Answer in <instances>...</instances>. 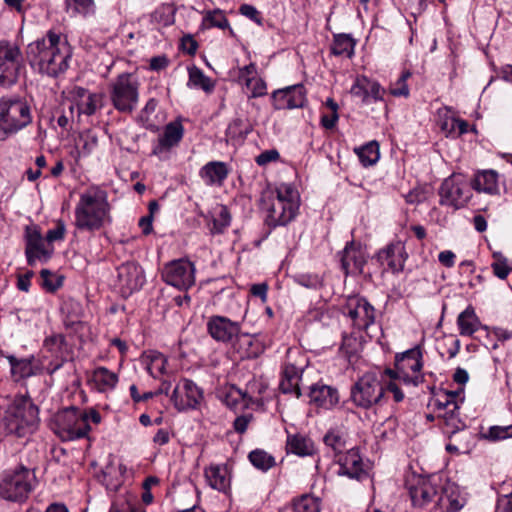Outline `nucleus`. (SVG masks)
Returning a JSON list of instances; mask_svg holds the SVG:
<instances>
[{
    "label": "nucleus",
    "instance_id": "4be33fe9",
    "mask_svg": "<svg viewBox=\"0 0 512 512\" xmlns=\"http://www.w3.org/2000/svg\"><path fill=\"white\" fill-rule=\"evenodd\" d=\"M298 206L286 205L281 199H273L270 207L268 208L267 223L270 226L276 227L286 225L295 216L298 211Z\"/></svg>",
    "mask_w": 512,
    "mask_h": 512
},
{
    "label": "nucleus",
    "instance_id": "603ef678",
    "mask_svg": "<svg viewBox=\"0 0 512 512\" xmlns=\"http://www.w3.org/2000/svg\"><path fill=\"white\" fill-rule=\"evenodd\" d=\"M189 83L195 87L202 88L204 91H210L213 87L210 79L198 68H193L189 71Z\"/></svg>",
    "mask_w": 512,
    "mask_h": 512
},
{
    "label": "nucleus",
    "instance_id": "ea45409f",
    "mask_svg": "<svg viewBox=\"0 0 512 512\" xmlns=\"http://www.w3.org/2000/svg\"><path fill=\"white\" fill-rule=\"evenodd\" d=\"M248 458L255 468L262 471H267L275 465V458L261 449L251 451Z\"/></svg>",
    "mask_w": 512,
    "mask_h": 512
},
{
    "label": "nucleus",
    "instance_id": "37998d69",
    "mask_svg": "<svg viewBox=\"0 0 512 512\" xmlns=\"http://www.w3.org/2000/svg\"><path fill=\"white\" fill-rule=\"evenodd\" d=\"M276 199L283 200V203L286 205H294L299 207V193L298 191L290 184H280L276 188Z\"/></svg>",
    "mask_w": 512,
    "mask_h": 512
},
{
    "label": "nucleus",
    "instance_id": "09e8293b",
    "mask_svg": "<svg viewBox=\"0 0 512 512\" xmlns=\"http://www.w3.org/2000/svg\"><path fill=\"white\" fill-rule=\"evenodd\" d=\"M8 360L11 365L12 374L19 379L29 377L32 374L30 361L18 360L14 356H8Z\"/></svg>",
    "mask_w": 512,
    "mask_h": 512
},
{
    "label": "nucleus",
    "instance_id": "a19ab883",
    "mask_svg": "<svg viewBox=\"0 0 512 512\" xmlns=\"http://www.w3.org/2000/svg\"><path fill=\"white\" fill-rule=\"evenodd\" d=\"M151 23L158 26H169L174 23V10L169 5H162L150 15Z\"/></svg>",
    "mask_w": 512,
    "mask_h": 512
},
{
    "label": "nucleus",
    "instance_id": "a18cd8bd",
    "mask_svg": "<svg viewBox=\"0 0 512 512\" xmlns=\"http://www.w3.org/2000/svg\"><path fill=\"white\" fill-rule=\"evenodd\" d=\"M44 347L56 357L63 354L67 347L65 336L62 334H53L46 337L44 340Z\"/></svg>",
    "mask_w": 512,
    "mask_h": 512
},
{
    "label": "nucleus",
    "instance_id": "393cba45",
    "mask_svg": "<svg viewBox=\"0 0 512 512\" xmlns=\"http://www.w3.org/2000/svg\"><path fill=\"white\" fill-rule=\"evenodd\" d=\"M471 186L477 192L499 195L498 173L494 170L479 171L475 174Z\"/></svg>",
    "mask_w": 512,
    "mask_h": 512
},
{
    "label": "nucleus",
    "instance_id": "13d9d810",
    "mask_svg": "<svg viewBox=\"0 0 512 512\" xmlns=\"http://www.w3.org/2000/svg\"><path fill=\"white\" fill-rule=\"evenodd\" d=\"M442 431L445 435H451L460 432L465 428V423L460 418H450L440 420Z\"/></svg>",
    "mask_w": 512,
    "mask_h": 512
},
{
    "label": "nucleus",
    "instance_id": "0eeeda50",
    "mask_svg": "<svg viewBox=\"0 0 512 512\" xmlns=\"http://www.w3.org/2000/svg\"><path fill=\"white\" fill-rule=\"evenodd\" d=\"M33 474L24 466L3 473L0 479V497L7 501L21 502L32 491Z\"/></svg>",
    "mask_w": 512,
    "mask_h": 512
},
{
    "label": "nucleus",
    "instance_id": "79ce46f5",
    "mask_svg": "<svg viewBox=\"0 0 512 512\" xmlns=\"http://www.w3.org/2000/svg\"><path fill=\"white\" fill-rule=\"evenodd\" d=\"M287 93L288 103L291 109L301 108L306 102V91L303 85H293L284 88Z\"/></svg>",
    "mask_w": 512,
    "mask_h": 512
},
{
    "label": "nucleus",
    "instance_id": "7c9ffc66",
    "mask_svg": "<svg viewBox=\"0 0 512 512\" xmlns=\"http://www.w3.org/2000/svg\"><path fill=\"white\" fill-rule=\"evenodd\" d=\"M26 255L30 265H33L36 259H47L49 257V254L44 248L40 234L34 233L29 235L26 246Z\"/></svg>",
    "mask_w": 512,
    "mask_h": 512
},
{
    "label": "nucleus",
    "instance_id": "39448f33",
    "mask_svg": "<svg viewBox=\"0 0 512 512\" xmlns=\"http://www.w3.org/2000/svg\"><path fill=\"white\" fill-rule=\"evenodd\" d=\"M140 83L132 73L119 74L110 84V100L120 113L131 114L139 102Z\"/></svg>",
    "mask_w": 512,
    "mask_h": 512
},
{
    "label": "nucleus",
    "instance_id": "6e6d98bb",
    "mask_svg": "<svg viewBox=\"0 0 512 512\" xmlns=\"http://www.w3.org/2000/svg\"><path fill=\"white\" fill-rule=\"evenodd\" d=\"M360 346L361 344L357 337L353 335H344L340 350L350 359L358 353Z\"/></svg>",
    "mask_w": 512,
    "mask_h": 512
},
{
    "label": "nucleus",
    "instance_id": "a211bd4d",
    "mask_svg": "<svg viewBox=\"0 0 512 512\" xmlns=\"http://www.w3.org/2000/svg\"><path fill=\"white\" fill-rule=\"evenodd\" d=\"M339 256L345 275L362 273L366 255L360 244L354 241L348 242Z\"/></svg>",
    "mask_w": 512,
    "mask_h": 512
},
{
    "label": "nucleus",
    "instance_id": "6e6552de",
    "mask_svg": "<svg viewBox=\"0 0 512 512\" xmlns=\"http://www.w3.org/2000/svg\"><path fill=\"white\" fill-rule=\"evenodd\" d=\"M395 367L396 370L387 369L385 371L390 378L400 379L404 383L414 386L422 383L424 377L421 374L423 367L421 348L415 346L400 355H396Z\"/></svg>",
    "mask_w": 512,
    "mask_h": 512
},
{
    "label": "nucleus",
    "instance_id": "4d7b16f0",
    "mask_svg": "<svg viewBox=\"0 0 512 512\" xmlns=\"http://www.w3.org/2000/svg\"><path fill=\"white\" fill-rule=\"evenodd\" d=\"M250 91L253 98L262 97L267 93V86L263 79L255 77L254 79L247 78L244 84Z\"/></svg>",
    "mask_w": 512,
    "mask_h": 512
},
{
    "label": "nucleus",
    "instance_id": "2eb2a0df",
    "mask_svg": "<svg viewBox=\"0 0 512 512\" xmlns=\"http://www.w3.org/2000/svg\"><path fill=\"white\" fill-rule=\"evenodd\" d=\"M207 331L217 342L234 343L241 333V324L225 316L214 315L207 321Z\"/></svg>",
    "mask_w": 512,
    "mask_h": 512
},
{
    "label": "nucleus",
    "instance_id": "dca6fc26",
    "mask_svg": "<svg viewBox=\"0 0 512 512\" xmlns=\"http://www.w3.org/2000/svg\"><path fill=\"white\" fill-rule=\"evenodd\" d=\"M202 399V391L191 380L184 379L173 390L171 401L179 410L195 408Z\"/></svg>",
    "mask_w": 512,
    "mask_h": 512
},
{
    "label": "nucleus",
    "instance_id": "473e14b6",
    "mask_svg": "<svg viewBox=\"0 0 512 512\" xmlns=\"http://www.w3.org/2000/svg\"><path fill=\"white\" fill-rule=\"evenodd\" d=\"M92 379L99 391L102 392L113 389L118 382V376L105 367L96 368L93 372Z\"/></svg>",
    "mask_w": 512,
    "mask_h": 512
},
{
    "label": "nucleus",
    "instance_id": "c756f323",
    "mask_svg": "<svg viewBox=\"0 0 512 512\" xmlns=\"http://www.w3.org/2000/svg\"><path fill=\"white\" fill-rule=\"evenodd\" d=\"M237 342L239 344L240 349L245 347L242 352V357L246 358H256L264 352V345L260 342V340L252 335L247 333L241 334L237 338Z\"/></svg>",
    "mask_w": 512,
    "mask_h": 512
},
{
    "label": "nucleus",
    "instance_id": "49530a36",
    "mask_svg": "<svg viewBox=\"0 0 512 512\" xmlns=\"http://www.w3.org/2000/svg\"><path fill=\"white\" fill-rule=\"evenodd\" d=\"M410 71H404L400 77L390 85V94L395 97H408L410 90L407 84V80L411 77Z\"/></svg>",
    "mask_w": 512,
    "mask_h": 512
},
{
    "label": "nucleus",
    "instance_id": "4468645a",
    "mask_svg": "<svg viewBox=\"0 0 512 512\" xmlns=\"http://www.w3.org/2000/svg\"><path fill=\"white\" fill-rule=\"evenodd\" d=\"M145 283L141 266L135 262H126L117 268L116 287L122 297L127 298L140 290Z\"/></svg>",
    "mask_w": 512,
    "mask_h": 512
},
{
    "label": "nucleus",
    "instance_id": "72a5a7b5",
    "mask_svg": "<svg viewBox=\"0 0 512 512\" xmlns=\"http://www.w3.org/2000/svg\"><path fill=\"white\" fill-rule=\"evenodd\" d=\"M66 11L71 16L89 17L94 15L96 5L94 0H65Z\"/></svg>",
    "mask_w": 512,
    "mask_h": 512
},
{
    "label": "nucleus",
    "instance_id": "b1692460",
    "mask_svg": "<svg viewBox=\"0 0 512 512\" xmlns=\"http://www.w3.org/2000/svg\"><path fill=\"white\" fill-rule=\"evenodd\" d=\"M199 174L207 185L221 186L229 175V168L225 162L211 161L201 168Z\"/></svg>",
    "mask_w": 512,
    "mask_h": 512
},
{
    "label": "nucleus",
    "instance_id": "9b49d317",
    "mask_svg": "<svg viewBox=\"0 0 512 512\" xmlns=\"http://www.w3.org/2000/svg\"><path fill=\"white\" fill-rule=\"evenodd\" d=\"M343 314L349 317L354 328L366 331L376 320V310L368 300L360 295H350L342 307Z\"/></svg>",
    "mask_w": 512,
    "mask_h": 512
},
{
    "label": "nucleus",
    "instance_id": "ddd939ff",
    "mask_svg": "<svg viewBox=\"0 0 512 512\" xmlns=\"http://www.w3.org/2000/svg\"><path fill=\"white\" fill-rule=\"evenodd\" d=\"M162 279L178 289L187 290L195 283V267L188 259L167 263L162 270Z\"/></svg>",
    "mask_w": 512,
    "mask_h": 512
},
{
    "label": "nucleus",
    "instance_id": "1a4fd4ad",
    "mask_svg": "<svg viewBox=\"0 0 512 512\" xmlns=\"http://www.w3.org/2000/svg\"><path fill=\"white\" fill-rule=\"evenodd\" d=\"M384 392L376 375L366 373L351 387L350 400L358 408L369 409L380 402Z\"/></svg>",
    "mask_w": 512,
    "mask_h": 512
},
{
    "label": "nucleus",
    "instance_id": "9d476101",
    "mask_svg": "<svg viewBox=\"0 0 512 512\" xmlns=\"http://www.w3.org/2000/svg\"><path fill=\"white\" fill-rule=\"evenodd\" d=\"M24 68L20 48L7 41H0V85L11 86L18 80Z\"/></svg>",
    "mask_w": 512,
    "mask_h": 512
},
{
    "label": "nucleus",
    "instance_id": "de8ad7c7",
    "mask_svg": "<svg viewBox=\"0 0 512 512\" xmlns=\"http://www.w3.org/2000/svg\"><path fill=\"white\" fill-rule=\"evenodd\" d=\"M294 512H320V505L317 498L310 495H303L293 504Z\"/></svg>",
    "mask_w": 512,
    "mask_h": 512
},
{
    "label": "nucleus",
    "instance_id": "c9c22d12",
    "mask_svg": "<svg viewBox=\"0 0 512 512\" xmlns=\"http://www.w3.org/2000/svg\"><path fill=\"white\" fill-rule=\"evenodd\" d=\"M202 26L205 28L216 27L222 30L229 28L232 33V29L230 28L226 15L220 9L206 11L203 16Z\"/></svg>",
    "mask_w": 512,
    "mask_h": 512
},
{
    "label": "nucleus",
    "instance_id": "3c124183",
    "mask_svg": "<svg viewBox=\"0 0 512 512\" xmlns=\"http://www.w3.org/2000/svg\"><path fill=\"white\" fill-rule=\"evenodd\" d=\"M324 443L331 447L337 456L342 455V450L346 447L343 435L339 431L331 430L324 436Z\"/></svg>",
    "mask_w": 512,
    "mask_h": 512
},
{
    "label": "nucleus",
    "instance_id": "338daca9",
    "mask_svg": "<svg viewBox=\"0 0 512 512\" xmlns=\"http://www.w3.org/2000/svg\"><path fill=\"white\" fill-rule=\"evenodd\" d=\"M240 13L254 21L255 23L261 25L262 24V17L260 15V12L252 5L249 4H243L239 8Z\"/></svg>",
    "mask_w": 512,
    "mask_h": 512
},
{
    "label": "nucleus",
    "instance_id": "864d4df0",
    "mask_svg": "<svg viewBox=\"0 0 512 512\" xmlns=\"http://www.w3.org/2000/svg\"><path fill=\"white\" fill-rule=\"evenodd\" d=\"M231 216L226 206H220L219 211L213 219L212 230L216 233H221L230 225Z\"/></svg>",
    "mask_w": 512,
    "mask_h": 512
},
{
    "label": "nucleus",
    "instance_id": "c03bdc74",
    "mask_svg": "<svg viewBox=\"0 0 512 512\" xmlns=\"http://www.w3.org/2000/svg\"><path fill=\"white\" fill-rule=\"evenodd\" d=\"M481 437L492 442L512 438V425L491 426L486 432L481 433Z\"/></svg>",
    "mask_w": 512,
    "mask_h": 512
},
{
    "label": "nucleus",
    "instance_id": "bb28decb",
    "mask_svg": "<svg viewBox=\"0 0 512 512\" xmlns=\"http://www.w3.org/2000/svg\"><path fill=\"white\" fill-rule=\"evenodd\" d=\"M449 442L446 444L445 449L452 454L468 453L473 447V434L463 428L458 433L448 435Z\"/></svg>",
    "mask_w": 512,
    "mask_h": 512
},
{
    "label": "nucleus",
    "instance_id": "5fc2aeb1",
    "mask_svg": "<svg viewBox=\"0 0 512 512\" xmlns=\"http://www.w3.org/2000/svg\"><path fill=\"white\" fill-rule=\"evenodd\" d=\"M41 285L49 292L56 291L62 285V279L47 269L40 272Z\"/></svg>",
    "mask_w": 512,
    "mask_h": 512
},
{
    "label": "nucleus",
    "instance_id": "052dcab7",
    "mask_svg": "<svg viewBox=\"0 0 512 512\" xmlns=\"http://www.w3.org/2000/svg\"><path fill=\"white\" fill-rule=\"evenodd\" d=\"M244 122L241 118L234 119L227 127L226 135L230 138L243 137L248 130L243 128Z\"/></svg>",
    "mask_w": 512,
    "mask_h": 512
},
{
    "label": "nucleus",
    "instance_id": "aec40b11",
    "mask_svg": "<svg viewBox=\"0 0 512 512\" xmlns=\"http://www.w3.org/2000/svg\"><path fill=\"white\" fill-rule=\"evenodd\" d=\"M337 463L339 464L337 472L339 475L358 480L367 475L362 458L356 449H349L346 453L339 455Z\"/></svg>",
    "mask_w": 512,
    "mask_h": 512
},
{
    "label": "nucleus",
    "instance_id": "0e129e2a",
    "mask_svg": "<svg viewBox=\"0 0 512 512\" xmlns=\"http://www.w3.org/2000/svg\"><path fill=\"white\" fill-rule=\"evenodd\" d=\"M279 388L285 394H294L297 398L301 396L299 381L282 378Z\"/></svg>",
    "mask_w": 512,
    "mask_h": 512
},
{
    "label": "nucleus",
    "instance_id": "f8f14e48",
    "mask_svg": "<svg viewBox=\"0 0 512 512\" xmlns=\"http://www.w3.org/2000/svg\"><path fill=\"white\" fill-rule=\"evenodd\" d=\"M440 203L456 209L463 207L471 197L470 189L460 174L446 178L439 189Z\"/></svg>",
    "mask_w": 512,
    "mask_h": 512
},
{
    "label": "nucleus",
    "instance_id": "412c9836",
    "mask_svg": "<svg viewBox=\"0 0 512 512\" xmlns=\"http://www.w3.org/2000/svg\"><path fill=\"white\" fill-rule=\"evenodd\" d=\"M309 398L311 403L327 410L334 408L340 399L336 388L320 382L310 387Z\"/></svg>",
    "mask_w": 512,
    "mask_h": 512
},
{
    "label": "nucleus",
    "instance_id": "e2e57ef3",
    "mask_svg": "<svg viewBox=\"0 0 512 512\" xmlns=\"http://www.w3.org/2000/svg\"><path fill=\"white\" fill-rule=\"evenodd\" d=\"M272 101L274 108L277 110L291 109L290 103L287 102V93L284 88L273 92Z\"/></svg>",
    "mask_w": 512,
    "mask_h": 512
},
{
    "label": "nucleus",
    "instance_id": "2f4dec72",
    "mask_svg": "<svg viewBox=\"0 0 512 512\" xmlns=\"http://www.w3.org/2000/svg\"><path fill=\"white\" fill-rule=\"evenodd\" d=\"M355 42L348 34L334 35L331 45V52L335 56H345L351 58L354 54Z\"/></svg>",
    "mask_w": 512,
    "mask_h": 512
},
{
    "label": "nucleus",
    "instance_id": "8fccbe9b",
    "mask_svg": "<svg viewBox=\"0 0 512 512\" xmlns=\"http://www.w3.org/2000/svg\"><path fill=\"white\" fill-rule=\"evenodd\" d=\"M444 410L442 412H438L437 418L439 420L450 419V418H460L459 417V407L455 401L454 393H447L445 395L444 402Z\"/></svg>",
    "mask_w": 512,
    "mask_h": 512
},
{
    "label": "nucleus",
    "instance_id": "5701e85b",
    "mask_svg": "<svg viewBox=\"0 0 512 512\" xmlns=\"http://www.w3.org/2000/svg\"><path fill=\"white\" fill-rule=\"evenodd\" d=\"M409 494L414 506L423 507L435 500L438 491L429 480L419 478L416 484L409 487Z\"/></svg>",
    "mask_w": 512,
    "mask_h": 512
},
{
    "label": "nucleus",
    "instance_id": "c85d7f7f",
    "mask_svg": "<svg viewBox=\"0 0 512 512\" xmlns=\"http://www.w3.org/2000/svg\"><path fill=\"white\" fill-rule=\"evenodd\" d=\"M78 95L82 98L77 105L80 113L93 115L103 105V95L100 93H87L79 89Z\"/></svg>",
    "mask_w": 512,
    "mask_h": 512
},
{
    "label": "nucleus",
    "instance_id": "423d86ee",
    "mask_svg": "<svg viewBox=\"0 0 512 512\" xmlns=\"http://www.w3.org/2000/svg\"><path fill=\"white\" fill-rule=\"evenodd\" d=\"M82 410L70 407L58 412L54 417L53 431L63 441H72L87 436L90 425Z\"/></svg>",
    "mask_w": 512,
    "mask_h": 512
},
{
    "label": "nucleus",
    "instance_id": "f03ea898",
    "mask_svg": "<svg viewBox=\"0 0 512 512\" xmlns=\"http://www.w3.org/2000/svg\"><path fill=\"white\" fill-rule=\"evenodd\" d=\"M110 222V205L104 191L93 190L80 195L75 207V226L78 230L93 232Z\"/></svg>",
    "mask_w": 512,
    "mask_h": 512
},
{
    "label": "nucleus",
    "instance_id": "cd10ccee",
    "mask_svg": "<svg viewBox=\"0 0 512 512\" xmlns=\"http://www.w3.org/2000/svg\"><path fill=\"white\" fill-rule=\"evenodd\" d=\"M459 333L462 336H471L479 330L481 322L477 317L474 308L468 306L457 318Z\"/></svg>",
    "mask_w": 512,
    "mask_h": 512
},
{
    "label": "nucleus",
    "instance_id": "7ed1b4c3",
    "mask_svg": "<svg viewBox=\"0 0 512 512\" xmlns=\"http://www.w3.org/2000/svg\"><path fill=\"white\" fill-rule=\"evenodd\" d=\"M38 421L37 406L30 397L20 395L16 396L8 405L2 425L6 433L24 437L37 425Z\"/></svg>",
    "mask_w": 512,
    "mask_h": 512
},
{
    "label": "nucleus",
    "instance_id": "f3484780",
    "mask_svg": "<svg viewBox=\"0 0 512 512\" xmlns=\"http://www.w3.org/2000/svg\"><path fill=\"white\" fill-rule=\"evenodd\" d=\"M184 128L180 121H172L165 125L163 132L153 144L152 154L161 157L180 143Z\"/></svg>",
    "mask_w": 512,
    "mask_h": 512
},
{
    "label": "nucleus",
    "instance_id": "f257e3e1",
    "mask_svg": "<svg viewBox=\"0 0 512 512\" xmlns=\"http://www.w3.org/2000/svg\"><path fill=\"white\" fill-rule=\"evenodd\" d=\"M26 58L33 70L57 77L68 69L71 50L66 39L49 30L44 37L28 44Z\"/></svg>",
    "mask_w": 512,
    "mask_h": 512
},
{
    "label": "nucleus",
    "instance_id": "680f3d73",
    "mask_svg": "<svg viewBox=\"0 0 512 512\" xmlns=\"http://www.w3.org/2000/svg\"><path fill=\"white\" fill-rule=\"evenodd\" d=\"M367 98L375 101L383 100L385 89L377 82L367 78Z\"/></svg>",
    "mask_w": 512,
    "mask_h": 512
},
{
    "label": "nucleus",
    "instance_id": "69168bd1",
    "mask_svg": "<svg viewBox=\"0 0 512 512\" xmlns=\"http://www.w3.org/2000/svg\"><path fill=\"white\" fill-rule=\"evenodd\" d=\"M367 77L357 78L356 82L351 88V93L354 96L361 97L364 102L368 101L367 98Z\"/></svg>",
    "mask_w": 512,
    "mask_h": 512
},
{
    "label": "nucleus",
    "instance_id": "e433bc0d",
    "mask_svg": "<svg viewBox=\"0 0 512 512\" xmlns=\"http://www.w3.org/2000/svg\"><path fill=\"white\" fill-rule=\"evenodd\" d=\"M286 448L288 452L299 456H306L311 454L313 446L311 441L304 436L293 435L288 437Z\"/></svg>",
    "mask_w": 512,
    "mask_h": 512
},
{
    "label": "nucleus",
    "instance_id": "a878e982",
    "mask_svg": "<svg viewBox=\"0 0 512 512\" xmlns=\"http://www.w3.org/2000/svg\"><path fill=\"white\" fill-rule=\"evenodd\" d=\"M205 477L215 490L226 492L230 487V473L226 465H211L205 469Z\"/></svg>",
    "mask_w": 512,
    "mask_h": 512
},
{
    "label": "nucleus",
    "instance_id": "774afa93",
    "mask_svg": "<svg viewBox=\"0 0 512 512\" xmlns=\"http://www.w3.org/2000/svg\"><path fill=\"white\" fill-rule=\"evenodd\" d=\"M65 231H66V229H65L64 222L59 220L57 222L56 227L51 229V230H49L47 232L46 239L49 242H53V241H57V240H62L64 238Z\"/></svg>",
    "mask_w": 512,
    "mask_h": 512
},
{
    "label": "nucleus",
    "instance_id": "58836bf2",
    "mask_svg": "<svg viewBox=\"0 0 512 512\" xmlns=\"http://www.w3.org/2000/svg\"><path fill=\"white\" fill-rule=\"evenodd\" d=\"M250 399L245 392L232 386L225 392L223 402L227 407L237 410L240 407H246Z\"/></svg>",
    "mask_w": 512,
    "mask_h": 512
},
{
    "label": "nucleus",
    "instance_id": "4c0bfd02",
    "mask_svg": "<svg viewBox=\"0 0 512 512\" xmlns=\"http://www.w3.org/2000/svg\"><path fill=\"white\" fill-rule=\"evenodd\" d=\"M355 152L364 166L374 165L380 157L379 145L376 141H371L364 146L355 149Z\"/></svg>",
    "mask_w": 512,
    "mask_h": 512
},
{
    "label": "nucleus",
    "instance_id": "6ab92c4d",
    "mask_svg": "<svg viewBox=\"0 0 512 512\" xmlns=\"http://www.w3.org/2000/svg\"><path fill=\"white\" fill-rule=\"evenodd\" d=\"M407 258L405 248L401 242L391 243L377 253V260L385 270L399 273L403 270Z\"/></svg>",
    "mask_w": 512,
    "mask_h": 512
},
{
    "label": "nucleus",
    "instance_id": "bf43d9fd",
    "mask_svg": "<svg viewBox=\"0 0 512 512\" xmlns=\"http://www.w3.org/2000/svg\"><path fill=\"white\" fill-rule=\"evenodd\" d=\"M494 257L496 258V260L491 264L493 273L498 278L505 279L510 272L507 259L498 254H494Z\"/></svg>",
    "mask_w": 512,
    "mask_h": 512
},
{
    "label": "nucleus",
    "instance_id": "20e7f679",
    "mask_svg": "<svg viewBox=\"0 0 512 512\" xmlns=\"http://www.w3.org/2000/svg\"><path fill=\"white\" fill-rule=\"evenodd\" d=\"M32 121L30 107L19 97L0 98V140L28 126Z\"/></svg>",
    "mask_w": 512,
    "mask_h": 512
},
{
    "label": "nucleus",
    "instance_id": "f704fd0d",
    "mask_svg": "<svg viewBox=\"0 0 512 512\" xmlns=\"http://www.w3.org/2000/svg\"><path fill=\"white\" fill-rule=\"evenodd\" d=\"M166 357L159 352L150 351L146 355V369L153 378H158L166 372Z\"/></svg>",
    "mask_w": 512,
    "mask_h": 512
}]
</instances>
